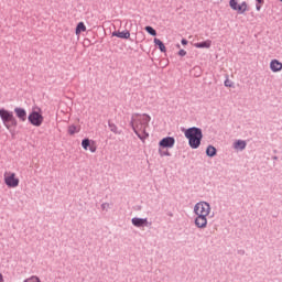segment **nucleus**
<instances>
[{"label": "nucleus", "mask_w": 282, "mask_h": 282, "mask_svg": "<svg viewBox=\"0 0 282 282\" xmlns=\"http://www.w3.org/2000/svg\"><path fill=\"white\" fill-rule=\"evenodd\" d=\"M132 224L137 228H143V226H149V220L147 218H132Z\"/></svg>", "instance_id": "13"}, {"label": "nucleus", "mask_w": 282, "mask_h": 282, "mask_svg": "<svg viewBox=\"0 0 282 282\" xmlns=\"http://www.w3.org/2000/svg\"><path fill=\"white\" fill-rule=\"evenodd\" d=\"M151 122V116L143 113V115H132L131 119V127L137 133L138 138L142 140V138H147L149 133L147 132V129L149 128V123Z\"/></svg>", "instance_id": "1"}, {"label": "nucleus", "mask_w": 282, "mask_h": 282, "mask_svg": "<svg viewBox=\"0 0 282 282\" xmlns=\"http://www.w3.org/2000/svg\"><path fill=\"white\" fill-rule=\"evenodd\" d=\"M234 149H237L239 151H243V149H246V141H243V140L236 141L235 144H234Z\"/></svg>", "instance_id": "17"}, {"label": "nucleus", "mask_w": 282, "mask_h": 282, "mask_svg": "<svg viewBox=\"0 0 282 282\" xmlns=\"http://www.w3.org/2000/svg\"><path fill=\"white\" fill-rule=\"evenodd\" d=\"M154 45H158L161 52H166V46L164 45V42L160 39H154Z\"/></svg>", "instance_id": "19"}, {"label": "nucleus", "mask_w": 282, "mask_h": 282, "mask_svg": "<svg viewBox=\"0 0 282 282\" xmlns=\"http://www.w3.org/2000/svg\"><path fill=\"white\" fill-rule=\"evenodd\" d=\"M178 56H186V51L185 50H180L178 51Z\"/></svg>", "instance_id": "25"}, {"label": "nucleus", "mask_w": 282, "mask_h": 282, "mask_svg": "<svg viewBox=\"0 0 282 282\" xmlns=\"http://www.w3.org/2000/svg\"><path fill=\"white\" fill-rule=\"evenodd\" d=\"M82 32H87V26L85 25V22H79L75 29L76 36H80Z\"/></svg>", "instance_id": "15"}, {"label": "nucleus", "mask_w": 282, "mask_h": 282, "mask_svg": "<svg viewBox=\"0 0 282 282\" xmlns=\"http://www.w3.org/2000/svg\"><path fill=\"white\" fill-rule=\"evenodd\" d=\"M257 4H256V10L259 12L261 10V6L264 3L263 0H256Z\"/></svg>", "instance_id": "24"}, {"label": "nucleus", "mask_w": 282, "mask_h": 282, "mask_svg": "<svg viewBox=\"0 0 282 282\" xmlns=\"http://www.w3.org/2000/svg\"><path fill=\"white\" fill-rule=\"evenodd\" d=\"M270 69L271 72H273L274 74L279 73L282 70V63L279 62V59H272L270 62Z\"/></svg>", "instance_id": "11"}, {"label": "nucleus", "mask_w": 282, "mask_h": 282, "mask_svg": "<svg viewBox=\"0 0 282 282\" xmlns=\"http://www.w3.org/2000/svg\"><path fill=\"white\" fill-rule=\"evenodd\" d=\"M225 87H232V83L229 79L225 80Z\"/></svg>", "instance_id": "26"}, {"label": "nucleus", "mask_w": 282, "mask_h": 282, "mask_svg": "<svg viewBox=\"0 0 282 282\" xmlns=\"http://www.w3.org/2000/svg\"><path fill=\"white\" fill-rule=\"evenodd\" d=\"M0 282H6V280L3 279V273H0Z\"/></svg>", "instance_id": "29"}, {"label": "nucleus", "mask_w": 282, "mask_h": 282, "mask_svg": "<svg viewBox=\"0 0 282 282\" xmlns=\"http://www.w3.org/2000/svg\"><path fill=\"white\" fill-rule=\"evenodd\" d=\"M282 2V0H280Z\"/></svg>", "instance_id": "30"}, {"label": "nucleus", "mask_w": 282, "mask_h": 282, "mask_svg": "<svg viewBox=\"0 0 282 282\" xmlns=\"http://www.w3.org/2000/svg\"><path fill=\"white\" fill-rule=\"evenodd\" d=\"M112 36H117V39H129L131 36V33L129 31H118L113 32Z\"/></svg>", "instance_id": "16"}, {"label": "nucleus", "mask_w": 282, "mask_h": 282, "mask_svg": "<svg viewBox=\"0 0 282 282\" xmlns=\"http://www.w3.org/2000/svg\"><path fill=\"white\" fill-rule=\"evenodd\" d=\"M82 147L85 151L89 149L90 153H96V144H94L89 139H84L82 141Z\"/></svg>", "instance_id": "10"}, {"label": "nucleus", "mask_w": 282, "mask_h": 282, "mask_svg": "<svg viewBox=\"0 0 282 282\" xmlns=\"http://www.w3.org/2000/svg\"><path fill=\"white\" fill-rule=\"evenodd\" d=\"M210 45H213V41L206 40L204 42L195 43L194 47H197L198 50H209Z\"/></svg>", "instance_id": "14"}, {"label": "nucleus", "mask_w": 282, "mask_h": 282, "mask_svg": "<svg viewBox=\"0 0 282 282\" xmlns=\"http://www.w3.org/2000/svg\"><path fill=\"white\" fill-rule=\"evenodd\" d=\"M185 138L188 140V144L192 149H199V144H202V129L199 128H189L185 131Z\"/></svg>", "instance_id": "2"}, {"label": "nucleus", "mask_w": 282, "mask_h": 282, "mask_svg": "<svg viewBox=\"0 0 282 282\" xmlns=\"http://www.w3.org/2000/svg\"><path fill=\"white\" fill-rule=\"evenodd\" d=\"M0 118L6 127V129L10 130L12 127H17L18 121L17 118L14 117V113L12 111L7 110V109H0Z\"/></svg>", "instance_id": "3"}, {"label": "nucleus", "mask_w": 282, "mask_h": 282, "mask_svg": "<svg viewBox=\"0 0 282 282\" xmlns=\"http://www.w3.org/2000/svg\"><path fill=\"white\" fill-rule=\"evenodd\" d=\"M194 212L197 216L208 217V215H210V205L206 202L197 203L194 207Z\"/></svg>", "instance_id": "7"}, {"label": "nucleus", "mask_w": 282, "mask_h": 282, "mask_svg": "<svg viewBox=\"0 0 282 282\" xmlns=\"http://www.w3.org/2000/svg\"><path fill=\"white\" fill-rule=\"evenodd\" d=\"M108 127L112 133H116V134L120 133V131H118V126H116V123L109 121Z\"/></svg>", "instance_id": "21"}, {"label": "nucleus", "mask_w": 282, "mask_h": 282, "mask_svg": "<svg viewBox=\"0 0 282 282\" xmlns=\"http://www.w3.org/2000/svg\"><path fill=\"white\" fill-rule=\"evenodd\" d=\"M208 216H197L195 219V225L197 226V228H206L207 224H208Z\"/></svg>", "instance_id": "12"}, {"label": "nucleus", "mask_w": 282, "mask_h": 282, "mask_svg": "<svg viewBox=\"0 0 282 282\" xmlns=\"http://www.w3.org/2000/svg\"><path fill=\"white\" fill-rule=\"evenodd\" d=\"M229 8L238 14H246V12H248V2L241 0H229Z\"/></svg>", "instance_id": "6"}, {"label": "nucleus", "mask_w": 282, "mask_h": 282, "mask_svg": "<svg viewBox=\"0 0 282 282\" xmlns=\"http://www.w3.org/2000/svg\"><path fill=\"white\" fill-rule=\"evenodd\" d=\"M3 182L7 188H18L19 184H21V180L17 175V173L12 171H6L3 173Z\"/></svg>", "instance_id": "4"}, {"label": "nucleus", "mask_w": 282, "mask_h": 282, "mask_svg": "<svg viewBox=\"0 0 282 282\" xmlns=\"http://www.w3.org/2000/svg\"><path fill=\"white\" fill-rule=\"evenodd\" d=\"M101 208H102V210H107V208H109V204L108 203H104L101 205Z\"/></svg>", "instance_id": "27"}, {"label": "nucleus", "mask_w": 282, "mask_h": 282, "mask_svg": "<svg viewBox=\"0 0 282 282\" xmlns=\"http://www.w3.org/2000/svg\"><path fill=\"white\" fill-rule=\"evenodd\" d=\"M145 31L148 34H151V36L158 35V32L155 31V29H153V26H145Z\"/></svg>", "instance_id": "23"}, {"label": "nucleus", "mask_w": 282, "mask_h": 282, "mask_svg": "<svg viewBox=\"0 0 282 282\" xmlns=\"http://www.w3.org/2000/svg\"><path fill=\"white\" fill-rule=\"evenodd\" d=\"M28 120L33 127H41V124H43V121L45 120L41 108L33 109L32 112L29 115Z\"/></svg>", "instance_id": "5"}, {"label": "nucleus", "mask_w": 282, "mask_h": 282, "mask_svg": "<svg viewBox=\"0 0 282 282\" xmlns=\"http://www.w3.org/2000/svg\"><path fill=\"white\" fill-rule=\"evenodd\" d=\"M166 148L159 147V154L161 158H169L171 156V152L169 150H165Z\"/></svg>", "instance_id": "20"}, {"label": "nucleus", "mask_w": 282, "mask_h": 282, "mask_svg": "<svg viewBox=\"0 0 282 282\" xmlns=\"http://www.w3.org/2000/svg\"><path fill=\"white\" fill-rule=\"evenodd\" d=\"M14 113L18 119H20V122H25L28 120V111L21 107L14 108Z\"/></svg>", "instance_id": "9"}, {"label": "nucleus", "mask_w": 282, "mask_h": 282, "mask_svg": "<svg viewBox=\"0 0 282 282\" xmlns=\"http://www.w3.org/2000/svg\"><path fill=\"white\" fill-rule=\"evenodd\" d=\"M181 43H182V45H188V41L185 40V39H183V40L181 41Z\"/></svg>", "instance_id": "28"}, {"label": "nucleus", "mask_w": 282, "mask_h": 282, "mask_svg": "<svg viewBox=\"0 0 282 282\" xmlns=\"http://www.w3.org/2000/svg\"><path fill=\"white\" fill-rule=\"evenodd\" d=\"M80 131V128L76 127V126H69L68 127V133L69 135H74L75 133H78Z\"/></svg>", "instance_id": "22"}, {"label": "nucleus", "mask_w": 282, "mask_h": 282, "mask_svg": "<svg viewBox=\"0 0 282 282\" xmlns=\"http://www.w3.org/2000/svg\"><path fill=\"white\" fill-rule=\"evenodd\" d=\"M161 149H173L175 147V138L165 137L159 142Z\"/></svg>", "instance_id": "8"}, {"label": "nucleus", "mask_w": 282, "mask_h": 282, "mask_svg": "<svg viewBox=\"0 0 282 282\" xmlns=\"http://www.w3.org/2000/svg\"><path fill=\"white\" fill-rule=\"evenodd\" d=\"M206 155H208V158H215V155H217V149L213 145H209L206 150Z\"/></svg>", "instance_id": "18"}]
</instances>
